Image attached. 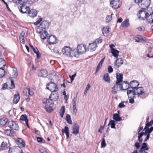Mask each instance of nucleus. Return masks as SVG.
I'll use <instances>...</instances> for the list:
<instances>
[{"instance_id":"obj_1","label":"nucleus","mask_w":153,"mask_h":153,"mask_svg":"<svg viewBox=\"0 0 153 153\" xmlns=\"http://www.w3.org/2000/svg\"><path fill=\"white\" fill-rule=\"evenodd\" d=\"M138 4L139 7L142 9H146L149 6L151 3L150 0H134Z\"/></svg>"},{"instance_id":"obj_2","label":"nucleus","mask_w":153,"mask_h":153,"mask_svg":"<svg viewBox=\"0 0 153 153\" xmlns=\"http://www.w3.org/2000/svg\"><path fill=\"white\" fill-rule=\"evenodd\" d=\"M43 102L45 104V108L47 112H50L53 111V104L50 101L49 99H44Z\"/></svg>"},{"instance_id":"obj_3","label":"nucleus","mask_w":153,"mask_h":153,"mask_svg":"<svg viewBox=\"0 0 153 153\" xmlns=\"http://www.w3.org/2000/svg\"><path fill=\"white\" fill-rule=\"evenodd\" d=\"M148 9L151 10V8L148 7ZM151 13V12L149 11V10H148L147 12L144 10H141L139 11V14H138V16L140 19L144 20L146 18L147 19V17L149 14V13Z\"/></svg>"},{"instance_id":"obj_4","label":"nucleus","mask_w":153,"mask_h":153,"mask_svg":"<svg viewBox=\"0 0 153 153\" xmlns=\"http://www.w3.org/2000/svg\"><path fill=\"white\" fill-rule=\"evenodd\" d=\"M47 88L52 92H56L58 90V88L56 84L53 82H50L47 85Z\"/></svg>"},{"instance_id":"obj_5","label":"nucleus","mask_w":153,"mask_h":153,"mask_svg":"<svg viewBox=\"0 0 153 153\" xmlns=\"http://www.w3.org/2000/svg\"><path fill=\"white\" fill-rule=\"evenodd\" d=\"M77 50L79 53L83 54L86 51V46L83 44L79 45L77 46Z\"/></svg>"},{"instance_id":"obj_6","label":"nucleus","mask_w":153,"mask_h":153,"mask_svg":"<svg viewBox=\"0 0 153 153\" xmlns=\"http://www.w3.org/2000/svg\"><path fill=\"white\" fill-rule=\"evenodd\" d=\"M136 93V94L137 95L138 97H141L145 95V93L144 91V89L142 87H139L134 89Z\"/></svg>"},{"instance_id":"obj_7","label":"nucleus","mask_w":153,"mask_h":153,"mask_svg":"<svg viewBox=\"0 0 153 153\" xmlns=\"http://www.w3.org/2000/svg\"><path fill=\"white\" fill-rule=\"evenodd\" d=\"M8 126L11 128L18 130L19 127L17 123L13 121H9L8 123Z\"/></svg>"},{"instance_id":"obj_8","label":"nucleus","mask_w":153,"mask_h":153,"mask_svg":"<svg viewBox=\"0 0 153 153\" xmlns=\"http://www.w3.org/2000/svg\"><path fill=\"white\" fill-rule=\"evenodd\" d=\"M119 85L121 90H126L130 88L129 84L127 81H123Z\"/></svg>"},{"instance_id":"obj_9","label":"nucleus","mask_w":153,"mask_h":153,"mask_svg":"<svg viewBox=\"0 0 153 153\" xmlns=\"http://www.w3.org/2000/svg\"><path fill=\"white\" fill-rule=\"evenodd\" d=\"M79 126L77 124L75 123L72 127V134L75 135H77L79 133Z\"/></svg>"},{"instance_id":"obj_10","label":"nucleus","mask_w":153,"mask_h":153,"mask_svg":"<svg viewBox=\"0 0 153 153\" xmlns=\"http://www.w3.org/2000/svg\"><path fill=\"white\" fill-rule=\"evenodd\" d=\"M111 4H112V8L114 9H117L120 7V2L119 0H111L110 2Z\"/></svg>"},{"instance_id":"obj_11","label":"nucleus","mask_w":153,"mask_h":153,"mask_svg":"<svg viewBox=\"0 0 153 153\" xmlns=\"http://www.w3.org/2000/svg\"><path fill=\"white\" fill-rule=\"evenodd\" d=\"M71 50L69 47L65 46L62 49V52L63 54L66 56H71Z\"/></svg>"},{"instance_id":"obj_12","label":"nucleus","mask_w":153,"mask_h":153,"mask_svg":"<svg viewBox=\"0 0 153 153\" xmlns=\"http://www.w3.org/2000/svg\"><path fill=\"white\" fill-rule=\"evenodd\" d=\"M16 143L19 146V147H23L25 145V143L23 140L22 138H18L16 140Z\"/></svg>"},{"instance_id":"obj_13","label":"nucleus","mask_w":153,"mask_h":153,"mask_svg":"<svg viewBox=\"0 0 153 153\" xmlns=\"http://www.w3.org/2000/svg\"><path fill=\"white\" fill-rule=\"evenodd\" d=\"M119 85L120 84L116 83L114 86L112 88V92L113 94H115L117 93L118 91L121 90Z\"/></svg>"},{"instance_id":"obj_14","label":"nucleus","mask_w":153,"mask_h":153,"mask_svg":"<svg viewBox=\"0 0 153 153\" xmlns=\"http://www.w3.org/2000/svg\"><path fill=\"white\" fill-rule=\"evenodd\" d=\"M47 42L50 44H54L56 43V39L54 36H51L47 39Z\"/></svg>"},{"instance_id":"obj_15","label":"nucleus","mask_w":153,"mask_h":153,"mask_svg":"<svg viewBox=\"0 0 153 153\" xmlns=\"http://www.w3.org/2000/svg\"><path fill=\"white\" fill-rule=\"evenodd\" d=\"M139 84L136 80H134L131 81L129 84L130 87L132 88V90H134L137 88V87L139 85Z\"/></svg>"},{"instance_id":"obj_16","label":"nucleus","mask_w":153,"mask_h":153,"mask_svg":"<svg viewBox=\"0 0 153 153\" xmlns=\"http://www.w3.org/2000/svg\"><path fill=\"white\" fill-rule=\"evenodd\" d=\"M53 92H52L49 97V98L50 99V101H55L57 100L58 99L59 97L58 94H53Z\"/></svg>"},{"instance_id":"obj_17","label":"nucleus","mask_w":153,"mask_h":153,"mask_svg":"<svg viewBox=\"0 0 153 153\" xmlns=\"http://www.w3.org/2000/svg\"><path fill=\"white\" fill-rule=\"evenodd\" d=\"M47 75V71L46 70L42 69L39 71L38 76H39L46 77Z\"/></svg>"},{"instance_id":"obj_18","label":"nucleus","mask_w":153,"mask_h":153,"mask_svg":"<svg viewBox=\"0 0 153 153\" xmlns=\"http://www.w3.org/2000/svg\"><path fill=\"white\" fill-rule=\"evenodd\" d=\"M136 93L134 90H128L127 91V94L128 98H134L135 96Z\"/></svg>"},{"instance_id":"obj_19","label":"nucleus","mask_w":153,"mask_h":153,"mask_svg":"<svg viewBox=\"0 0 153 153\" xmlns=\"http://www.w3.org/2000/svg\"><path fill=\"white\" fill-rule=\"evenodd\" d=\"M37 14V12L35 9H32L28 12L29 16L32 18L36 16Z\"/></svg>"},{"instance_id":"obj_20","label":"nucleus","mask_w":153,"mask_h":153,"mask_svg":"<svg viewBox=\"0 0 153 153\" xmlns=\"http://www.w3.org/2000/svg\"><path fill=\"white\" fill-rule=\"evenodd\" d=\"M49 26V24L48 22L46 20L43 21L40 25V27L44 29L48 28Z\"/></svg>"},{"instance_id":"obj_21","label":"nucleus","mask_w":153,"mask_h":153,"mask_svg":"<svg viewBox=\"0 0 153 153\" xmlns=\"http://www.w3.org/2000/svg\"><path fill=\"white\" fill-rule=\"evenodd\" d=\"M4 134L7 136H14V131L10 129L4 130Z\"/></svg>"},{"instance_id":"obj_22","label":"nucleus","mask_w":153,"mask_h":153,"mask_svg":"<svg viewBox=\"0 0 153 153\" xmlns=\"http://www.w3.org/2000/svg\"><path fill=\"white\" fill-rule=\"evenodd\" d=\"M116 75L117 81L116 83L120 84L122 82V80L123 79V75L120 73H118Z\"/></svg>"},{"instance_id":"obj_23","label":"nucleus","mask_w":153,"mask_h":153,"mask_svg":"<svg viewBox=\"0 0 153 153\" xmlns=\"http://www.w3.org/2000/svg\"><path fill=\"white\" fill-rule=\"evenodd\" d=\"M113 119L116 122L120 121L122 120L121 117L117 113L114 114L113 115Z\"/></svg>"},{"instance_id":"obj_24","label":"nucleus","mask_w":153,"mask_h":153,"mask_svg":"<svg viewBox=\"0 0 153 153\" xmlns=\"http://www.w3.org/2000/svg\"><path fill=\"white\" fill-rule=\"evenodd\" d=\"M116 65L117 66L118 68L123 63V60L121 58H117L115 61Z\"/></svg>"},{"instance_id":"obj_25","label":"nucleus","mask_w":153,"mask_h":153,"mask_svg":"<svg viewBox=\"0 0 153 153\" xmlns=\"http://www.w3.org/2000/svg\"><path fill=\"white\" fill-rule=\"evenodd\" d=\"M20 11L21 12L24 13H26L28 10H29L28 7L25 6V5L20 7Z\"/></svg>"},{"instance_id":"obj_26","label":"nucleus","mask_w":153,"mask_h":153,"mask_svg":"<svg viewBox=\"0 0 153 153\" xmlns=\"http://www.w3.org/2000/svg\"><path fill=\"white\" fill-rule=\"evenodd\" d=\"M20 99V97L19 94L17 93L16 94L14 95V97L13 100V103L14 104H16L19 101Z\"/></svg>"},{"instance_id":"obj_27","label":"nucleus","mask_w":153,"mask_h":153,"mask_svg":"<svg viewBox=\"0 0 153 153\" xmlns=\"http://www.w3.org/2000/svg\"><path fill=\"white\" fill-rule=\"evenodd\" d=\"M96 45V44L94 42L89 44L88 48L89 49H90L91 51H94L96 50L97 46Z\"/></svg>"},{"instance_id":"obj_28","label":"nucleus","mask_w":153,"mask_h":153,"mask_svg":"<svg viewBox=\"0 0 153 153\" xmlns=\"http://www.w3.org/2000/svg\"><path fill=\"white\" fill-rule=\"evenodd\" d=\"M111 53L114 57L116 58H118L119 54V51L115 49H112Z\"/></svg>"},{"instance_id":"obj_29","label":"nucleus","mask_w":153,"mask_h":153,"mask_svg":"<svg viewBox=\"0 0 153 153\" xmlns=\"http://www.w3.org/2000/svg\"><path fill=\"white\" fill-rule=\"evenodd\" d=\"M40 33H41V38L43 40L45 39L48 35V33L45 30L40 32Z\"/></svg>"},{"instance_id":"obj_30","label":"nucleus","mask_w":153,"mask_h":153,"mask_svg":"<svg viewBox=\"0 0 153 153\" xmlns=\"http://www.w3.org/2000/svg\"><path fill=\"white\" fill-rule=\"evenodd\" d=\"M30 46L31 48L33 50V52L36 54V56L37 57H39L40 56V53H39L38 50L37 48L35 49L33 46L31 45H30Z\"/></svg>"},{"instance_id":"obj_31","label":"nucleus","mask_w":153,"mask_h":153,"mask_svg":"<svg viewBox=\"0 0 153 153\" xmlns=\"http://www.w3.org/2000/svg\"><path fill=\"white\" fill-rule=\"evenodd\" d=\"M7 121L8 119L6 118L0 119V126H4L6 125Z\"/></svg>"},{"instance_id":"obj_32","label":"nucleus","mask_w":153,"mask_h":153,"mask_svg":"<svg viewBox=\"0 0 153 153\" xmlns=\"http://www.w3.org/2000/svg\"><path fill=\"white\" fill-rule=\"evenodd\" d=\"M149 149L148 147L147 144L144 143L142 144V146L140 149V151L148 150Z\"/></svg>"},{"instance_id":"obj_33","label":"nucleus","mask_w":153,"mask_h":153,"mask_svg":"<svg viewBox=\"0 0 153 153\" xmlns=\"http://www.w3.org/2000/svg\"><path fill=\"white\" fill-rule=\"evenodd\" d=\"M129 21L128 19L125 20L121 24L122 26L123 27H127L129 26Z\"/></svg>"},{"instance_id":"obj_34","label":"nucleus","mask_w":153,"mask_h":153,"mask_svg":"<svg viewBox=\"0 0 153 153\" xmlns=\"http://www.w3.org/2000/svg\"><path fill=\"white\" fill-rule=\"evenodd\" d=\"M147 21L149 23H152L153 22V13L149 15L147 17ZM153 27V25H152Z\"/></svg>"},{"instance_id":"obj_35","label":"nucleus","mask_w":153,"mask_h":153,"mask_svg":"<svg viewBox=\"0 0 153 153\" xmlns=\"http://www.w3.org/2000/svg\"><path fill=\"white\" fill-rule=\"evenodd\" d=\"M102 31V34L105 36H106L109 32V28L108 27H104L103 28Z\"/></svg>"},{"instance_id":"obj_36","label":"nucleus","mask_w":153,"mask_h":153,"mask_svg":"<svg viewBox=\"0 0 153 153\" xmlns=\"http://www.w3.org/2000/svg\"><path fill=\"white\" fill-rule=\"evenodd\" d=\"M25 34V33L24 31H22L19 37V39L21 42L23 43H25L24 37Z\"/></svg>"},{"instance_id":"obj_37","label":"nucleus","mask_w":153,"mask_h":153,"mask_svg":"<svg viewBox=\"0 0 153 153\" xmlns=\"http://www.w3.org/2000/svg\"><path fill=\"white\" fill-rule=\"evenodd\" d=\"M7 143L4 142L2 143L1 146L0 147V150H4L7 148Z\"/></svg>"},{"instance_id":"obj_38","label":"nucleus","mask_w":153,"mask_h":153,"mask_svg":"<svg viewBox=\"0 0 153 153\" xmlns=\"http://www.w3.org/2000/svg\"><path fill=\"white\" fill-rule=\"evenodd\" d=\"M6 63L5 60L3 59L0 58V69H3V68L5 66Z\"/></svg>"},{"instance_id":"obj_39","label":"nucleus","mask_w":153,"mask_h":153,"mask_svg":"<svg viewBox=\"0 0 153 153\" xmlns=\"http://www.w3.org/2000/svg\"><path fill=\"white\" fill-rule=\"evenodd\" d=\"M71 56H74L75 57L77 58L78 57L79 55L80 54V53H79L77 51V50L76 51H74L72 52H71Z\"/></svg>"},{"instance_id":"obj_40","label":"nucleus","mask_w":153,"mask_h":153,"mask_svg":"<svg viewBox=\"0 0 153 153\" xmlns=\"http://www.w3.org/2000/svg\"><path fill=\"white\" fill-rule=\"evenodd\" d=\"M104 80L106 82H109L110 79L108 74L106 73L103 76Z\"/></svg>"},{"instance_id":"obj_41","label":"nucleus","mask_w":153,"mask_h":153,"mask_svg":"<svg viewBox=\"0 0 153 153\" xmlns=\"http://www.w3.org/2000/svg\"><path fill=\"white\" fill-rule=\"evenodd\" d=\"M69 129L67 126H65L64 129L63 128L62 129V132L63 134L64 133H65L66 134H67L68 133H69Z\"/></svg>"},{"instance_id":"obj_42","label":"nucleus","mask_w":153,"mask_h":153,"mask_svg":"<svg viewBox=\"0 0 153 153\" xmlns=\"http://www.w3.org/2000/svg\"><path fill=\"white\" fill-rule=\"evenodd\" d=\"M114 121L110 119L109 123L108 124V125H110L111 126V128H115V123L114 122Z\"/></svg>"},{"instance_id":"obj_43","label":"nucleus","mask_w":153,"mask_h":153,"mask_svg":"<svg viewBox=\"0 0 153 153\" xmlns=\"http://www.w3.org/2000/svg\"><path fill=\"white\" fill-rule=\"evenodd\" d=\"M65 111V106H63L62 107L60 111V115L62 117H63Z\"/></svg>"},{"instance_id":"obj_44","label":"nucleus","mask_w":153,"mask_h":153,"mask_svg":"<svg viewBox=\"0 0 153 153\" xmlns=\"http://www.w3.org/2000/svg\"><path fill=\"white\" fill-rule=\"evenodd\" d=\"M66 120L67 123L70 124H72V121L71 119V117L69 114H67L66 117Z\"/></svg>"},{"instance_id":"obj_45","label":"nucleus","mask_w":153,"mask_h":153,"mask_svg":"<svg viewBox=\"0 0 153 153\" xmlns=\"http://www.w3.org/2000/svg\"><path fill=\"white\" fill-rule=\"evenodd\" d=\"M102 42V38L101 37H100L96 39L94 42L97 45L99 43H101Z\"/></svg>"},{"instance_id":"obj_46","label":"nucleus","mask_w":153,"mask_h":153,"mask_svg":"<svg viewBox=\"0 0 153 153\" xmlns=\"http://www.w3.org/2000/svg\"><path fill=\"white\" fill-rule=\"evenodd\" d=\"M25 1V0H18L16 1V3L18 5H20L21 6H24V4Z\"/></svg>"},{"instance_id":"obj_47","label":"nucleus","mask_w":153,"mask_h":153,"mask_svg":"<svg viewBox=\"0 0 153 153\" xmlns=\"http://www.w3.org/2000/svg\"><path fill=\"white\" fill-rule=\"evenodd\" d=\"M153 124V119H152V120H151L150 122H149L146 124V126L143 129V131L147 127H149V126H152Z\"/></svg>"},{"instance_id":"obj_48","label":"nucleus","mask_w":153,"mask_h":153,"mask_svg":"<svg viewBox=\"0 0 153 153\" xmlns=\"http://www.w3.org/2000/svg\"><path fill=\"white\" fill-rule=\"evenodd\" d=\"M20 119L23 121H25V122L27 120H28L27 119V116L25 115H22L20 117Z\"/></svg>"},{"instance_id":"obj_49","label":"nucleus","mask_w":153,"mask_h":153,"mask_svg":"<svg viewBox=\"0 0 153 153\" xmlns=\"http://www.w3.org/2000/svg\"><path fill=\"white\" fill-rule=\"evenodd\" d=\"M108 15L106 16V22H109L112 19V17L111 15Z\"/></svg>"},{"instance_id":"obj_50","label":"nucleus","mask_w":153,"mask_h":153,"mask_svg":"<svg viewBox=\"0 0 153 153\" xmlns=\"http://www.w3.org/2000/svg\"><path fill=\"white\" fill-rule=\"evenodd\" d=\"M139 135L138 136V140L140 142H142L143 140V139H140V138L144 135L143 132H141L140 133H139Z\"/></svg>"},{"instance_id":"obj_51","label":"nucleus","mask_w":153,"mask_h":153,"mask_svg":"<svg viewBox=\"0 0 153 153\" xmlns=\"http://www.w3.org/2000/svg\"><path fill=\"white\" fill-rule=\"evenodd\" d=\"M139 135L138 136V140L140 142H142L143 140V139H140V138L144 135L143 132H141L140 133H139Z\"/></svg>"},{"instance_id":"obj_52","label":"nucleus","mask_w":153,"mask_h":153,"mask_svg":"<svg viewBox=\"0 0 153 153\" xmlns=\"http://www.w3.org/2000/svg\"><path fill=\"white\" fill-rule=\"evenodd\" d=\"M5 71L4 69H0V78L3 77L4 75Z\"/></svg>"},{"instance_id":"obj_53","label":"nucleus","mask_w":153,"mask_h":153,"mask_svg":"<svg viewBox=\"0 0 153 153\" xmlns=\"http://www.w3.org/2000/svg\"><path fill=\"white\" fill-rule=\"evenodd\" d=\"M106 146V143L104 138H102V140L101 143V147L104 148Z\"/></svg>"},{"instance_id":"obj_54","label":"nucleus","mask_w":153,"mask_h":153,"mask_svg":"<svg viewBox=\"0 0 153 153\" xmlns=\"http://www.w3.org/2000/svg\"><path fill=\"white\" fill-rule=\"evenodd\" d=\"M42 18H39V19L38 20H37L36 22L34 23V25H37L39 24L42 21Z\"/></svg>"},{"instance_id":"obj_55","label":"nucleus","mask_w":153,"mask_h":153,"mask_svg":"<svg viewBox=\"0 0 153 153\" xmlns=\"http://www.w3.org/2000/svg\"><path fill=\"white\" fill-rule=\"evenodd\" d=\"M77 96L76 95L75 97L74 98L72 103L73 105H76V102L77 101Z\"/></svg>"},{"instance_id":"obj_56","label":"nucleus","mask_w":153,"mask_h":153,"mask_svg":"<svg viewBox=\"0 0 153 153\" xmlns=\"http://www.w3.org/2000/svg\"><path fill=\"white\" fill-rule=\"evenodd\" d=\"M146 128L148 131V134H150L153 131V126L151 127L150 128L149 127H147Z\"/></svg>"},{"instance_id":"obj_57","label":"nucleus","mask_w":153,"mask_h":153,"mask_svg":"<svg viewBox=\"0 0 153 153\" xmlns=\"http://www.w3.org/2000/svg\"><path fill=\"white\" fill-rule=\"evenodd\" d=\"M76 76V73H75L74 74L72 75V76L71 75H69V76L71 78V82H72V81L74 80V77Z\"/></svg>"},{"instance_id":"obj_58","label":"nucleus","mask_w":153,"mask_h":153,"mask_svg":"<svg viewBox=\"0 0 153 153\" xmlns=\"http://www.w3.org/2000/svg\"><path fill=\"white\" fill-rule=\"evenodd\" d=\"M11 86L10 87V88L11 89L14 88H15V84L14 83V82L13 80L11 79Z\"/></svg>"},{"instance_id":"obj_59","label":"nucleus","mask_w":153,"mask_h":153,"mask_svg":"<svg viewBox=\"0 0 153 153\" xmlns=\"http://www.w3.org/2000/svg\"><path fill=\"white\" fill-rule=\"evenodd\" d=\"M30 91V89L27 88H24L23 93L27 95V93H28L29 91Z\"/></svg>"},{"instance_id":"obj_60","label":"nucleus","mask_w":153,"mask_h":153,"mask_svg":"<svg viewBox=\"0 0 153 153\" xmlns=\"http://www.w3.org/2000/svg\"><path fill=\"white\" fill-rule=\"evenodd\" d=\"M108 72L110 73H111L113 71V69L111 66H109L108 68Z\"/></svg>"},{"instance_id":"obj_61","label":"nucleus","mask_w":153,"mask_h":153,"mask_svg":"<svg viewBox=\"0 0 153 153\" xmlns=\"http://www.w3.org/2000/svg\"><path fill=\"white\" fill-rule=\"evenodd\" d=\"M137 29L140 31H143L145 30L144 27L143 26L137 28Z\"/></svg>"},{"instance_id":"obj_62","label":"nucleus","mask_w":153,"mask_h":153,"mask_svg":"<svg viewBox=\"0 0 153 153\" xmlns=\"http://www.w3.org/2000/svg\"><path fill=\"white\" fill-rule=\"evenodd\" d=\"M119 107L120 108H123L125 106V105L124 104L123 102H121L120 103L119 105Z\"/></svg>"},{"instance_id":"obj_63","label":"nucleus","mask_w":153,"mask_h":153,"mask_svg":"<svg viewBox=\"0 0 153 153\" xmlns=\"http://www.w3.org/2000/svg\"><path fill=\"white\" fill-rule=\"evenodd\" d=\"M13 77L14 78H16L18 76L17 71V72H13Z\"/></svg>"},{"instance_id":"obj_64","label":"nucleus","mask_w":153,"mask_h":153,"mask_svg":"<svg viewBox=\"0 0 153 153\" xmlns=\"http://www.w3.org/2000/svg\"><path fill=\"white\" fill-rule=\"evenodd\" d=\"M104 126H101L100 127V129L98 130V132L102 133V130H103V129L104 128Z\"/></svg>"}]
</instances>
